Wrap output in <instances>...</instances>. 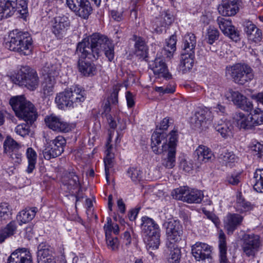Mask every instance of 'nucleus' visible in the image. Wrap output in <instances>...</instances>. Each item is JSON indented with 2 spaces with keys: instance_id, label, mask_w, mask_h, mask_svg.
<instances>
[{
  "instance_id": "f257e3e1",
  "label": "nucleus",
  "mask_w": 263,
  "mask_h": 263,
  "mask_svg": "<svg viewBox=\"0 0 263 263\" xmlns=\"http://www.w3.org/2000/svg\"><path fill=\"white\" fill-rule=\"evenodd\" d=\"M166 135L163 132H154L151 138V148L157 155L162 154V165L166 168H172L176 164V146L178 135L176 130L170 133L169 142L167 143Z\"/></svg>"
},
{
  "instance_id": "f03ea898",
  "label": "nucleus",
  "mask_w": 263,
  "mask_h": 263,
  "mask_svg": "<svg viewBox=\"0 0 263 263\" xmlns=\"http://www.w3.org/2000/svg\"><path fill=\"white\" fill-rule=\"evenodd\" d=\"M9 104L14 111L16 116L26 122L16 126L15 131L22 137L28 135L30 133V126L36 120L37 113L34 105L27 100L23 96L12 97Z\"/></svg>"
},
{
  "instance_id": "7ed1b4c3",
  "label": "nucleus",
  "mask_w": 263,
  "mask_h": 263,
  "mask_svg": "<svg viewBox=\"0 0 263 263\" xmlns=\"http://www.w3.org/2000/svg\"><path fill=\"white\" fill-rule=\"evenodd\" d=\"M109 41L105 35L98 33H93L78 44L76 54L81 58H88L92 61L96 60Z\"/></svg>"
},
{
  "instance_id": "20e7f679",
  "label": "nucleus",
  "mask_w": 263,
  "mask_h": 263,
  "mask_svg": "<svg viewBox=\"0 0 263 263\" xmlns=\"http://www.w3.org/2000/svg\"><path fill=\"white\" fill-rule=\"evenodd\" d=\"M10 41L6 43L10 50L19 53L21 55H28L31 53L32 40L28 32L18 29L13 30L9 34Z\"/></svg>"
},
{
  "instance_id": "39448f33",
  "label": "nucleus",
  "mask_w": 263,
  "mask_h": 263,
  "mask_svg": "<svg viewBox=\"0 0 263 263\" xmlns=\"http://www.w3.org/2000/svg\"><path fill=\"white\" fill-rule=\"evenodd\" d=\"M141 227L144 241L148 249H157L160 243V229L158 224L147 216L142 218Z\"/></svg>"
},
{
  "instance_id": "423d86ee",
  "label": "nucleus",
  "mask_w": 263,
  "mask_h": 263,
  "mask_svg": "<svg viewBox=\"0 0 263 263\" xmlns=\"http://www.w3.org/2000/svg\"><path fill=\"white\" fill-rule=\"evenodd\" d=\"M226 70L233 81L239 85H246L251 81L254 76L252 68L245 63H238L232 66H228Z\"/></svg>"
},
{
  "instance_id": "0eeeda50",
  "label": "nucleus",
  "mask_w": 263,
  "mask_h": 263,
  "mask_svg": "<svg viewBox=\"0 0 263 263\" xmlns=\"http://www.w3.org/2000/svg\"><path fill=\"white\" fill-rule=\"evenodd\" d=\"M12 81L30 90H34L39 85V78L36 71L28 66H22L12 78Z\"/></svg>"
},
{
  "instance_id": "6e6552de",
  "label": "nucleus",
  "mask_w": 263,
  "mask_h": 263,
  "mask_svg": "<svg viewBox=\"0 0 263 263\" xmlns=\"http://www.w3.org/2000/svg\"><path fill=\"white\" fill-rule=\"evenodd\" d=\"M172 196L175 199L189 203H199L203 197L201 191L187 186H181L174 190L172 192Z\"/></svg>"
},
{
  "instance_id": "1a4fd4ad",
  "label": "nucleus",
  "mask_w": 263,
  "mask_h": 263,
  "mask_svg": "<svg viewBox=\"0 0 263 263\" xmlns=\"http://www.w3.org/2000/svg\"><path fill=\"white\" fill-rule=\"evenodd\" d=\"M67 6L77 15L86 19L92 11L88 0H66Z\"/></svg>"
},
{
  "instance_id": "9d476101",
  "label": "nucleus",
  "mask_w": 263,
  "mask_h": 263,
  "mask_svg": "<svg viewBox=\"0 0 263 263\" xmlns=\"http://www.w3.org/2000/svg\"><path fill=\"white\" fill-rule=\"evenodd\" d=\"M241 247L245 254L254 256L260 246V237L254 234H245L242 238Z\"/></svg>"
},
{
  "instance_id": "9b49d317",
  "label": "nucleus",
  "mask_w": 263,
  "mask_h": 263,
  "mask_svg": "<svg viewBox=\"0 0 263 263\" xmlns=\"http://www.w3.org/2000/svg\"><path fill=\"white\" fill-rule=\"evenodd\" d=\"M44 121L47 126L50 129L61 133H68L71 130L72 126L59 117L52 114L47 116Z\"/></svg>"
},
{
  "instance_id": "f8f14e48",
  "label": "nucleus",
  "mask_w": 263,
  "mask_h": 263,
  "mask_svg": "<svg viewBox=\"0 0 263 263\" xmlns=\"http://www.w3.org/2000/svg\"><path fill=\"white\" fill-rule=\"evenodd\" d=\"M217 23L222 32L235 42L240 40L239 31L232 25V21L229 19L219 16L216 20Z\"/></svg>"
},
{
  "instance_id": "ddd939ff",
  "label": "nucleus",
  "mask_w": 263,
  "mask_h": 263,
  "mask_svg": "<svg viewBox=\"0 0 263 263\" xmlns=\"http://www.w3.org/2000/svg\"><path fill=\"white\" fill-rule=\"evenodd\" d=\"M52 32L58 37L62 36L70 26V22L68 17L58 16L50 21Z\"/></svg>"
},
{
  "instance_id": "4468645a",
  "label": "nucleus",
  "mask_w": 263,
  "mask_h": 263,
  "mask_svg": "<svg viewBox=\"0 0 263 263\" xmlns=\"http://www.w3.org/2000/svg\"><path fill=\"white\" fill-rule=\"evenodd\" d=\"M174 20V16L168 11H162L160 15L156 18L153 28L156 33H161L167 26L172 24Z\"/></svg>"
},
{
  "instance_id": "2eb2a0df",
  "label": "nucleus",
  "mask_w": 263,
  "mask_h": 263,
  "mask_svg": "<svg viewBox=\"0 0 263 263\" xmlns=\"http://www.w3.org/2000/svg\"><path fill=\"white\" fill-rule=\"evenodd\" d=\"M166 233L168 241L175 243L181 239L182 234V229L179 221L172 220L168 222Z\"/></svg>"
},
{
  "instance_id": "dca6fc26",
  "label": "nucleus",
  "mask_w": 263,
  "mask_h": 263,
  "mask_svg": "<svg viewBox=\"0 0 263 263\" xmlns=\"http://www.w3.org/2000/svg\"><path fill=\"white\" fill-rule=\"evenodd\" d=\"M211 247L206 243L197 242L192 246V253L197 261L211 257Z\"/></svg>"
},
{
  "instance_id": "f3484780",
  "label": "nucleus",
  "mask_w": 263,
  "mask_h": 263,
  "mask_svg": "<svg viewBox=\"0 0 263 263\" xmlns=\"http://www.w3.org/2000/svg\"><path fill=\"white\" fill-rule=\"evenodd\" d=\"M150 66L152 67L154 74L158 78L162 77L166 80L172 78V75L168 72L166 64L163 59L157 57Z\"/></svg>"
},
{
  "instance_id": "a211bd4d",
  "label": "nucleus",
  "mask_w": 263,
  "mask_h": 263,
  "mask_svg": "<svg viewBox=\"0 0 263 263\" xmlns=\"http://www.w3.org/2000/svg\"><path fill=\"white\" fill-rule=\"evenodd\" d=\"M244 31L250 40L256 43L262 40V31L255 24L250 21H245L243 23Z\"/></svg>"
},
{
  "instance_id": "6ab92c4d",
  "label": "nucleus",
  "mask_w": 263,
  "mask_h": 263,
  "mask_svg": "<svg viewBox=\"0 0 263 263\" xmlns=\"http://www.w3.org/2000/svg\"><path fill=\"white\" fill-rule=\"evenodd\" d=\"M17 5L18 0H0V21L12 15Z\"/></svg>"
},
{
  "instance_id": "aec40b11",
  "label": "nucleus",
  "mask_w": 263,
  "mask_h": 263,
  "mask_svg": "<svg viewBox=\"0 0 263 263\" xmlns=\"http://www.w3.org/2000/svg\"><path fill=\"white\" fill-rule=\"evenodd\" d=\"M210 111L204 109H200L197 111L191 120L192 128L195 130L201 129L210 119Z\"/></svg>"
},
{
  "instance_id": "412c9836",
  "label": "nucleus",
  "mask_w": 263,
  "mask_h": 263,
  "mask_svg": "<svg viewBox=\"0 0 263 263\" xmlns=\"http://www.w3.org/2000/svg\"><path fill=\"white\" fill-rule=\"evenodd\" d=\"M132 40L135 42V54L141 60H146L148 57V47L144 39L134 34Z\"/></svg>"
},
{
  "instance_id": "4be33fe9",
  "label": "nucleus",
  "mask_w": 263,
  "mask_h": 263,
  "mask_svg": "<svg viewBox=\"0 0 263 263\" xmlns=\"http://www.w3.org/2000/svg\"><path fill=\"white\" fill-rule=\"evenodd\" d=\"M38 263H57L55 258L52 254V250L48 246L41 244L38 246Z\"/></svg>"
},
{
  "instance_id": "5701e85b",
  "label": "nucleus",
  "mask_w": 263,
  "mask_h": 263,
  "mask_svg": "<svg viewBox=\"0 0 263 263\" xmlns=\"http://www.w3.org/2000/svg\"><path fill=\"white\" fill-rule=\"evenodd\" d=\"M7 263H33L32 257L26 250H17L8 257Z\"/></svg>"
},
{
  "instance_id": "b1692460",
  "label": "nucleus",
  "mask_w": 263,
  "mask_h": 263,
  "mask_svg": "<svg viewBox=\"0 0 263 263\" xmlns=\"http://www.w3.org/2000/svg\"><path fill=\"white\" fill-rule=\"evenodd\" d=\"M240 0H233L230 3H221L218 7L219 13L223 16L235 15L239 9Z\"/></svg>"
},
{
  "instance_id": "393cba45",
  "label": "nucleus",
  "mask_w": 263,
  "mask_h": 263,
  "mask_svg": "<svg viewBox=\"0 0 263 263\" xmlns=\"http://www.w3.org/2000/svg\"><path fill=\"white\" fill-rule=\"evenodd\" d=\"M243 217L238 214L229 213L227 216L224 227L229 235L232 234L234 231L240 225Z\"/></svg>"
},
{
  "instance_id": "a878e982",
  "label": "nucleus",
  "mask_w": 263,
  "mask_h": 263,
  "mask_svg": "<svg viewBox=\"0 0 263 263\" xmlns=\"http://www.w3.org/2000/svg\"><path fill=\"white\" fill-rule=\"evenodd\" d=\"M197 41L195 35L192 33L185 34L182 40V53H189L191 55L195 52Z\"/></svg>"
},
{
  "instance_id": "bb28decb",
  "label": "nucleus",
  "mask_w": 263,
  "mask_h": 263,
  "mask_svg": "<svg viewBox=\"0 0 263 263\" xmlns=\"http://www.w3.org/2000/svg\"><path fill=\"white\" fill-rule=\"evenodd\" d=\"M79 60L78 66L79 71L85 76H90L94 75L96 67L95 65L91 62L84 60L86 58H81L78 55Z\"/></svg>"
},
{
  "instance_id": "cd10ccee",
  "label": "nucleus",
  "mask_w": 263,
  "mask_h": 263,
  "mask_svg": "<svg viewBox=\"0 0 263 263\" xmlns=\"http://www.w3.org/2000/svg\"><path fill=\"white\" fill-rule=\"evenodd\" d=\"M234 119L240 128L251 129L254 127L250 115L246 116L242 112H237L235 113Z\"/></svg>"
},
{
  "instance_id": "c85d7f7f",
  "label": "nucleus",
  "mask_w": 263,
  "mask_h": 263,
  "mask_svg": "<svg viewBox=\"0 0 263 263\" xmlns=\"http://www.w3.org/2000/svg\"><path fill=\"white\" fill-rule=\"evenodd\" d=\"M71 101L72 102V107L77 103L83 102L85 98V91L78 86H72L68 89Z\"/></svg>"
},
{
  "instance_id": "c756f323",
  "label": "nucleus",
  "mask_w": 263,
  "mask_h": 263,
  "mask_svg": "<svg viewBox=\"0 0 263 263\" xmlns=\"http://www.w3.org/2000/svg\"><path fill=\"white\" fill-rule=\"evenodd\" d=\"M195 157L199 163H205L213 157V154L210 148L204 145H200L195 152Z\"/></svg>"
},
{
  "instance_id": "7c9ffc66",
  "label": "nucleus",
  "mask_w": 263,
  "mask_h": 263,
  "mask_svg": "<svg viewBox=\"0 0 263 263\" xmlns=\"http://www.w3.org/2000/svg\"><path fill=\"white\" fill-rule=\"evenodd\" d=\"M63 183L64 185L67 186L69 190H74L77 187L79 191L81 189L78 176L73 172L66 173L63 178Z\"/></svg>"
},
{
  "instance_id": "2f4dec72",
  "label": "nucleus",
  "mask_w": 263,
  "mask_h": 263,
  "mask_svg": "<svg viewBox=\"0 0 263 263\" xmlns=\"http://www.w3.org/2000/svg\"><path fill=\"white\" fill-rule=\"evenodd\" d=\"M68 89L57 95L55 101L58 107L64 109L67 107H72V102Z\"/></svg>"
},
{
  "instance_id": "473e14b6",
  "label": "nucleus",
  "mask_w": 263,
  "mask_h": 263,
  "mask_svg": "<svg viewBox=\"0 0 263 263\" xmlns=\"http://www.w3.org/2000/svg\"><path fill=\"white\" fill-rule=\"evenodd\" d=\"M37 211V209L36 207L26 208L21 211L17 215V221L20 224L28 223L33 219Z\"/></svg>"
},
{
  "instance_id": "72a5a7b5",
  "label": "nucleus",
  "mask_w": 263,
  "mask_h": 263,
  "mask_svg": "<svg viewBox=\"0 0 263 263\" xmlns=\"http://www.w3.org/2000/svg\"><path fill=\"white\" fill-rule=\"evenodd\" d=\"M219 249L220 263H230L227 258L226 237L222 230H220L219 233Z\"/></svg>"
},
{
  "instance_id": "f704fd0d",
  "label": "nucleus",
  "mask_w": 263,
  "mask_h": 263,
  "mask_svg": "<svg viewBox=\"0 0 263 263\" xmlns=\"http://www.w3.org/2000/svg\"><path fill=\"white\" fill-rule=\"evenodd\" d=\"M166 246L170 252L167 258L168 263H179L181 252L177 245L172 242H167Z\"/></svg>"
},
{
  "instance_id": "c9c22d12",
  "label": "nucleus",
  "mask_w": 263,
  "mask_h": 263,
  "mask_svg": "<svg viewBox=\"0 0 263 263\" xmlns=\"http://www.w3.org/2000/svg\"><path fill=\"white\" fill-rule=\"evenodd\" d=\"M214 127L224 138L230 137L232 135L233 126L229 121H221L220 123L215 124Z\"/></svg>"
},
{
  "instance_id": "e433bc0d",
  "label": "nucleus",
  "mask_w": 263,
  "mask_h": 263,
  "mask_svg": "<svg viewBox=\"0 0 263 263\" xmlns=\"http://www.w3.org/2000/svg\"><path fill=\"white\" fill-rule=\"evenodd\" d=\"M177 36L175 33L166 40V45L164 47L162 52L167 58H171L176 50Z\"/></svg>"
},
{
  "instance_id": "4c0bfd02",
  "label": "nucleus",
  "mask_w": 263,
  "mask_h": 263,
  "mask_svg": "<svg viewBox=\"0 0 263 263\" xmlns=\"http://www.w3.org/2000/svg\"><path fill=\"white\" fill-rule=\"evenodd\" d=\"M254 190L263 193V168L256 169L252 180Z\"/></svg>"
},
{
  "instance_id": "58836bf2",
  "label": "nucleus",
  "mask_w": 263,
  "mask_h": 263,
  "mask_svg": "<svg viewBox=\"0 0 263 263\" xmlns=\"http://www.w3.org/2000/svg\"><path fill=\"white\" fill-rule=\"evenodd\" d=\"M195 58V52L191 55L189 53H181L180 67L184 71H189L193 66Z\"/></svg>"
},
{
  "instance_id": "ea45409f",
  "label": "nucleus",
  "mask_w": 263,
  "mask_h": 263,
  "mask_svg": "<svg viewBox=\"0 0 263 263\" xmlns=\"http://www.w3.org/2000/svg\"><path fill=\"white\" fill-rule=\"evenodd\" d=\"M11 209L7 202L0 203V225L6 223L11 219Z\"/></svg>"
},
{
  "instance_id": "a19ab883",
  "label": "nucleus",
  "mask_w": 263,
  "mask_h": 263,
  "mask_svg": "<svg viewBox=\"0 0 263 263\" xmlns=\"http://www.w3.org/2000/svg\"><path fill=\"white\" fill-rule=\"evenodd\" d=\"M219 159L221 162L226 166L231 167L232 164L237 162L238 158V157L232 152H228L225 151L222 152L219 155Z\"/></svg>"
},
{
  "instance_id": "79ce46f5",
  "label": "nucleus",
  "mask_w": 263,
  "mask_h": 263,
  "mask_svg": "<svg viewBox=\"0 0 263 263\" xmlns=\"http://www.w3.org/2000/svg\"><path fill=\"white\" fill-rule=\"evenodd\" d=\"M235 209L237 212L243 213L251 210L252 209V205L250 202L246 201L245 198L239 194L237 197Z\"/></svg>"
},
{
  "instance_id": "37998d69",
  "label": "nucleus",
  "mask_w": 263,
  "mask_h": 263,
  "mask_svg": "<svg viewBox=\"0 0 263 263\" xmlns=\"http://www.w3.org/2000/svg\"><path fill=\"white\" fill-rule=\"evenodd\" d=\"M26 156L28 161V165L26 171L28 173H31L35 167L37 155L32 147H29L27 149Z\"/></svg>"
},
{
  "instance_id": "c03bdc74",
  "label": "nucleus",
  "mask_w": 263,
  "mask_h": 263,
  "mask_svg": "<svg viewBox=\"0 0 263 263\" xmlns=\"http://www.w3.org/2000/svg\"><path fill=\"white\" fill-rule=\"evenodd\" d=\"M224 97L227 100L232 101L237 106H238L245 97L238 91H234L232 89H229L225 93Z\"/></svg>"
},
{
  "instance_id": "a18cd8bd",
  "label": "nucleus",
  "mask_w": 263,
  "mask_h": 263,
  "mask_svg": "<svg viewBox=\"0 0 263 263\" xmlns=\"http://www.w3.org/2000/svg\"><path fill=\"white\" fill-rule=\"evenodd\" d=\"M5 154L16 152L21 148V145L10 136H7L3 144Z\"/></svg>"
},
{
  "instance_id": "49530a36",
  "label": "nucleus",
  "mask_w": 263,
  "mask_h": 263,
  "mask_svg": "<svg viewBox=\"0 0 263 263\" xmlns=\"http://www.w3.org/2000/svg\"><path fill=\"white\" fill-rule=\"evenodd\" d=\"M60 66L58 64L53 62H47L43 67V71L47 76H53L54 77L59 73Z\"/></svg>"
},
{
  "instance_id": "de8ad7c7",
  "label": "nucleus",
  "mask_w": 263,
  "mask_h": 263,
  "mask_svg": "<svg viewBox=\"0 0 263 263\" xmlns=\"http://www.w3.org/2000/svg\"><path fill=\"white\" fill-rule=\"evenodd\" d=\"M55 83V79L53 76H49L45 78L42 84L43 91L45 95L50 96L52 94Z\"/></svg>"
},
{
  "instance_id": "09e8293b",
  "label": "nucleus",
  "mask_w": 263,
  "mask_h": 263,
  "mask_svg": "<svg viewBox=\"0 0 263 263\" xmlns=\"http://www.w3.org/2000/svg\"><path fill=\"white\" fill-rule=\"evenodd\" d=\"M249 112L254 126L263 124V110L256 107Z\"/></svg>"
},
{
  "instance_id": "8fccbe9b",
  "label": "nucleus",
  "mask_w": 263,
  "mask_h": 263,
  "mask_svg": "<svg viewBox=\"0 0 263 263\" xmlns=\"http://www.w3.org/2000/svg\"><path fill=\"white\" fill-rule=\"evenodd\" d=\"M43 155L44 158L48 160L56 158L60 155V152H58L57 149H55L52 146L50 142L45 146L44 149L43 151Z\"/></svg>"
},
{
  "instance_id": "3c124183",
  "label": "nucleus",
  "mask_w": 263,
  "mask_h": 263,
  "mask_svg": "<svg viewBox=\"0 0 263 263\" xmlns=\"http://www.w3.org/2000/svg\"><path fill=\"white\" fill-rule=\"evenodd\" d=\"M52 146L57 149V151L60 152L61 155L64 151V148L66 146V141L65 139L61 136H57L54 139L50 141Z\"/></svg>"
},
{
  "instance_id": "603ef678",
  "label": "nucleus",
  "mask_w": 263,
  "mask_h": 263,
  "mask_svg": "<svg viewBox=\"0 0 263 263\" xmlns=\"http://www.w3.org/2000/svg\"><path fill=\"white\" fill-rule=\"evenodd\" d=\"M219 36V32L216 28L213 27H209L206 33L207 42L209 44H213L215 41L218 39Z\"/></svg>"
},
{
  "instance_id": "864d4df0",
  "label": "nucleus",
  "mask_w": 263,
  "mask_h": 263,
  "mask_svg": "<svg viewBox=\"0 0 263 263\" xmlns=\"http://www.w3.org/2000/svg\"><path fill=\"white\" fill-rule=\"evenodd\" d=\"M250 148L254 156L259 159H263V144L258 142H252Z\"/></svg>"
},
{
  "instance_id": "5fc2aeb1",
  "label": "nucleus",
  "mask_w": 263,
  "mask_h": 263,
  "mask_svg": "<svg viewBox=\"0 0 263 263\" xmlns=\"http://www.w3.org/2000/svg\"><path fill=\"white\" fill-rule=\"evenodd\" d=\"M127 173L132 180L136 183L139 182L142 178V172L137 167H130Z\"/></svg>"
},
{
  "instance_id": "6e6d98bb",
  "label": "nucleus",
  "mask_w": 263,
  "mask_h": 263,
  "mask_svg": "<svg viewBox=\"0 0 263 263\" xmlns=\"http://www.w3.org/2000/svg\"><path fill=\"white\" fill-rule=\"evenodd\" d=\"M17 229L16 222L15 221H11L7 226L2 229V231L6 234L9 237L13 235Z\"/></svg>"
},
{
  "instance_id": "4d7b16f0",
  "label": "nucleus",
  "mask_w": 263,
  "mask_h": 263,
  "mask_svg": "<svg viewBox=\"0 0 263 263\" xmlns=\"http://www.w3.org/2000/svg\"><path fill=\"white\" fill-rule=\"evenodd\" d=\"M106 244L108 248L112 251H117L119 249V242L117 237H113L112 236L106 237Z\"/></svg>"
},
{
  "instance_id": "13d9d810",
  "label": "nucleus",
  "mask_w": 263,
  "mask_h": 263,
  "mask_svg": "<svg viewBox=\"0 0 263 263\" xmlns=\"http://www.w3.org/2000/svg\"><path fill=\"white\" fill-rule=\"evenodd\" d=\"M240 109L247 111L251 112L253 109V104L246 96L242 99V102L237 106Z\"/></svg>"
},
{
  "instance_id": "bf43d9fd",
  "label": "nucleus",
  "mask_w": 263,
  "mask_h": 263,
  "mask_svg": "<svg viewBox=\"0 0 263 263\" xmlns=\"http://www.w3.org/2000/svg\"><path fill=\"white\" fill-rule=\"evenodd\" d=\"M106 58L109 61H111L114 58V45L110 41L107 45L103 49Z\"/></svg>"
},
{
  "instance_id": "052dcab7",
  "label": "nucleus",
  "mask_w": 263,
  "mask_h": 263,
  "mask_svg": "<svg viewBox=\"0 0 263 263\" xmlns=\"http://www.w3.org/2000/svg\"><path fill=\"white\" fill-rule=\"evenodd\" d=\"M120 90L119 87L117 86H114L112 92L110 97L107 98V101L110 104H117L118 103V93Z\"/></svg>"
},
{
  "instance_id": "680f3d73",
  "label": "nucleus",
  "mask_w": 263,
  "mask_h": 263,
  "mask_svg": "<svg viewBox=\"0 0 263 263\" xmlns=\"http://www.w3.org/2000/svg\"><path fill=\"white\" fill-rule=\"evenodd\" d=\"M240 180V174L239 173H234L229 175L227 177L226 181L230 184L233 185H237Z\"/></svg>"
},
{
  "instance_id": "e2e57ef3",
  "label": "nucleus",
  "mask_w": 263,
  "mask_h": 263,
  "mask_svg": "<svg viewBox=\"0 0 263 263\" xmlns=\"http://www.w3.org/2000/svg\"><path fill=\"white\" fill-rule=\"evenodd\" d=\"M123 10L122 8H118L110 11V15L112 18L117 22H120L123 19Z\"/></svg>"
},
{
  "instance_id": "0e129e2a",
  "label": "nucleus",
  "mask_w": 263,
  "mask_h": 263,
  "mask_svg": "<svg viewBox=\"0 0 263 263\" xmlns=\"http://www.w3.org/2000/svg\"><path fill=\"white\" fill-rule=\"evenodd\" d=\"M104 162L106 178L107 181L109 182V168L112 166V159L109 157L108 154L107 157L104 159Z\"/></svg>"
},
{
  "instance_id": "69168bd1",
  "label": "nucleus",
  "mask_w": 263,
  "mask_h": 263,
  "mask_svg": "<svg viewBox=\"0 0 263 263\" xmlns=\"http://www.w3.org/2000/svg\"><path fill=\"white\" fill-rule=\"evenodd\" d=\"M27 0H18L17 10L22 14H24L27 11Z\"/></svg>"
},
{
  "instance_id": "338daca9",
  "label": "nucleus",
  "mask_w": 263,
  "mask_h": 263,
  "mask_svg": "<svg viewBox=\"0 0 263 263\" xmlns=\"http://www.w3.org/2000/svg\"><path fill=\"white\" fill-rule=\"evenodd\" d=\"M9 157L14 161V162L20 163L22 160V154L19 152V150L16 152H13L10 153L6 154Z\"/></svg>"
},
{
  "instance_id": "774afa93",
  "label": "nucleus",
  "mask_w": 263,
  "mask_h": 263,
  "mask_svg": "<svg viewBox=\"0 0 263 263\" xmlns=\"http://www.w3.org/2000/svg\"><path fill=\"white\" fill-rule=\"evenodd\" d=\"M104 229L105 233V237L111 236L112 226L111 224V219L110 217L107 218V223L104 225Z\"/></svg>"
}]
</instances>
